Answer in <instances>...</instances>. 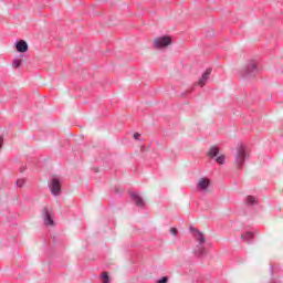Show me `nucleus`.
Returning a JSON list of instances; mask_svg holds the SVG:
<instances>
[{
	"instance_id": "f257e3e1",
	"label": "nucleus",
	"mask_w": 283,
	"mask_h": 283,
	"mask_svg": "<svg viewBox=\"0 0 283 283\" xmlns=\"http://www.w3.org/2000/svg\"><path fill=\"white\" fill-rule=\"evenodd\" d=\"M190 233H192L195 240L198 242V244L193 250V254L196 255V258H200V259L207 258V253H209V251L207 250V248L202 245L207 242V238L205 237V233H202L200 230H198L195 227H190Z\"/></svg>"
},
{
	"instance_id": "f03ea898",
	"label": "nucleus",
	"mask_w": 283,
	"mask_h": 283,
	"mask_svg": "<svg viewBox=\"0 0 283 283\" xmlns=\"http://www.w3.org/2000/svg\"><path fill=\"white\" fill-rule=\"evenodd\" d=\"M239 74L242 78H254L260 74V62L256 60L248 61L243 67L239 71Z\"/></svg>"
},
{
	"instance_id": "7ed1b4c3",
	"label": "nucleus",
	"mask_w": 283,
	"mask_h": 283,
	"mask_svg": "<svg viewBox=\"0 0 283 283\" xmlns=\"http://www.w3.org/2000/svg\"><path fill=\"white\" fill-rule=\"evenodd\" d=\"M234 160L239 169H242V167H244V163L247 160V148H244V145H242V143L238 144L237 146V154L234 155Z\"/></svg>"
},
{
	"instance_id": "20e7f679",
	"label": "nucleus",
	"mask_w": 283,
	"mask_h": 283,
	"mask_svg": "<svg viewBox=\"0 0 283 283\" xmlns=\"http://www.w3.org/2000/svg\"><path fill=\"white\" fill-rule=\"evenodd\" d=\"M171 43H172V40L170 35H161L155 39L154 45L157 50H163L165 48H169Z\"/></svg>"
},
{
	"instance_id": "39448f33",
	"label": "nucleus",
	"mask_w": 283,
	"mask_h": 283,
	"mask_svg": "<svg viewBox=\"0 0 283 283\" xmlns=\"http://www.w3.org/2000/svg\"><path fill=\"white\" fill-rule=\"evenodd\" d=\"M49 188L52 196H61V179L59 177H52L49 182Z\"/></svg>"
},
{
	"instance_id": "423d86ee",
	"label": "nucleus",
	"mask_w": 283,
	"mask_h": 283,
	"mask_svg": "<svg viewBox=\"0 0 283 283\" xmlns=\"http://www.w3.org/2000/svg\"><path fill=\"white\" fill-rule=\"evenodd\" d=\"M42 218L46 227H54V219L52 218V214L50 213V210H48V208L43 209Z\"/></svg>"
},
{
	"instance_id": "0eeeda50",
	"label": "nucleus",
	"mask_w": 283,
	"mask_h": 283,
	"mask_svg": "<svg viewBox=\"0 0 283 283\" xmlns=\"http://www.w3.org/2000/svg\"><path fill=\"white\" fill-rule=\"evenodd\" d=\"M130 198L133 202H135L136 207H139V209L145 208V200H143V197H140L138 193L132 192Z\"/></svg>"
},
{
	"instance_id": "6e6552de",
	"label": "nucleus",
	"mask_w": 283,
	"mask_h": 283,
	"mask_svg": "<svg viewBox=\"0 0 283 283\" xmlns=\"http://www.w3.org/2000/svg\"><path fill=\"white\" fill-rule=\"evenodd\" d=\"M15 49H17V52H20L21 54L28 52L29 50L28 42H25V40H17Z\"/></svg>"
},
{
	"instance_id": "1a4fd4ad",
	"label": "nucleus",
	"mask_w": 283,
	"mask_h": 283,
	"mask_svg": "<svg viewBox=\"0 0 283 283\" xmlns=\"http://www.w3.org/2000/svg\"><path fill=\"white\" fill-rule=\"evenodd\" d=\"M210 185L211 181L209 180V178H200L197 185V189H199L200 191H207Z\"/></svg>"
},
{
	"instance_id": "9d476101",
	"label": "nucleus",
	"mask_w": 283,
	"mask_h": 283,
	"mask_svg": "<svg viewBox=\"0 0 283 283\" xmlns=\"http://www.w3.org/2000/svg\"><path fill=\"white\" fill-rule=\"evenodd\" d=\"M209 76H211V69H207L205 71L198 82V85H200V87H205L206 83L209 81Z\"/></svg>"
},
{
	"instance_id": "9b49d317",
	"label": "nucleus",
	"mask_w": 283,
	"mask_h": 283,
	"mask_svg": "<svg viewBox=\"0 0 283 283\" xmlns=\"http://www.w3.org/2000/svg\"><path fill=\"white\" fill-rule=\"evenodd\" d=\"M259 202L260 200L255 196L250 195L245 197L247 207H255V205H258Z\"/></svg>"
},
{
	"instance_id": "f8f14e48",
	"label": "nucleus",
	"mask_w": 283,
	"mask_h": 283,
	"mask_svg": "<svg viewBox=\"0 0 283 283\" xmlns=\"http://www.w3.org/2000/svg\"><path fill=\"white\" fill-rule=\"evenodd\" d=\"M218 154H220V148H218V146L210 147V149L208 151L209 158H216L218 156Z\"/></svg>"
},
{
	"instance_id": "ddd939ff",
	"label": "nucleus",
	"mask_w": 283,
	"mask_h": 283,
	"mask_svg": "<svg viewBox=\"0 0 283 283\" xmlns=\"http://www.w3.org/2000/svg\"><path fill=\"white\" fill-rule=\"evenodd\" d=\"M242 240H244V242H248V244H251V240H253L254 234L253 232H245L243 234H241Z\"/></svg>"
},
{
	"instance_id": "4468645a",
	"label": "nucleus",
	"mask_w": 283,
	"mask_h": 283,
	"mask_svg": "<svg viewBox=\"0 0 283 283\" xmlns=\"http://www.w3.org/2000/svg\"><path fill=\"white\" fill-rule=\"evenodd\" d=\"M22 63L23 60L14 59L12 62V67H14V70H18V67H21Z\"/></svg>"
},
{
	"instance_id": "2eb2a0df",
	"label": "nucleus",
	"mask_w": 283,
	"mask_h": 283,
	"mask_svg": "<svg viewBox=\"0 0 283 283\" xmlns=\"http://www.w3.org/2000/svg\"><path fill=\"white\" fill-rule=\"evenodd\" d=\"M101 277H102V280H103L102 283H109V282H111V280H109V274H108L107 272H103V273L101 274Z\"/></svg>"
},
{
	"instance_id": "dca6fc26",
	"label": "nucleus",
	"mask_w": 283,
	"mask_h": 283,
	"mask_svg": "<svg viewBox=\"0 0 283 283\" xmlns=\"http://www.w3.org/2000/svg\"><path fill=\"white\" fill-rule=\"evenodd\" d=\"M224 159H226V156L224 155H221L219 157L216 158V163L218 165H222L224 163Z\"/></svg>"
},
{
	"instance_id": "f3484780",
	"label": "nucleus",
	"mask_w": 283,
	"mask_h": 283,
	"mask_svg": "<svg viewBox=\"0 0 283 283\" xmlns=\"http://www.w3.org/2000/svg\"><path fill=\"white\" fill-rule=\"evenodd\" d=\"M15 185L17 187H23V185H25V179H18Z\"/></svg>"
},
{
	"instance_id": "a211bd4d",
	"label": "nucleus",
	"mask_w": 283,
	"mask_h": 283,
	"mask_svg": "<svg viewBox=\"0 0 283 283\" xmlns=\"http://www.w3.org/2000/svg\"><path fill=\"white\" fill-rule=\"evenodd\" d=\"M169 277L168 276H163L161 279L157 280V283H168Z\"/></svg>"
},
{
	"instance_id": "6ab92c4d",
	"label": "nucleus",
	"mask_w": 283,
	"mask_h": 283,
	"mask_svg": "<svg viewBox=\"0 0 283 283\" xmlns=\"http://www.w3.org/2000/svg\"><path fill=\"white\" fill-rule=\"evenodd\" d=\"M169 232L171 235H178V229L177 228H170Z\"/></svg>"
},
{
	"instance_id": "aec40b11",
	"label": "nucleus",
	"mask_w": 283,
	"mask_h": 283,
	"mask_svg": "<svg viewBox=\"0 0 283 283\" xmlns=\"http://www.w3.org/2000/svg\"><path fill=\"white\" fill-rule=\"evenodd\" d=\"M191 92H193L192 88H191V90H188V91H186V92H182V93H181V96H186L187 94H191Z\"/></svg>"
},
{
	"instance_id": "412c9836",
	"label": "nucleus",
	"mask_w": 283,
	"mask_h": 283,
	"mask_svg": "<svg viewBox=\"0 0 283 283\" xmlns=\"http://www.w3.org/2000/svg\"><path fill=\"white\" fill-rule=\"evenodd\" d=\"M138 138H140V134H139V133H135V134H134V139H135V140H138Z\"/></svg>"
},
{
	"instance_id": "4be33fe9",
	"label": "nucleus",
	"mask_w": 283,
	"mask_h": 283,
	"mask_svg": "<svg viewBox=\"0 0 283 283\" xmlns=\"http://www.w3.org/2000/svg\"><path fill=\"white\" fill-rule=\"evenodd\" d=\"M25 169H27L25 166L20 167V169H19L20 174H23V171H25Z\"/></svg>"
},
{
	"instance_id": "5701e85b",
	"label": "nucleus",
	"mask_w": 283,
	"mask_h": 283,
	"mask_svg": "<svg viewBox=\"0 0 283 283\" xmlns=\"http://www.w3.org/2000/svg\"><path fill=\"white\" fill-rule=\"evenodd\" d=\"M3 147V137L0 136V149Z\"/></svg>"
},
{
	"instance_id": "b1692460",
	"label": "nucleus",
	"mask_w": 283,
	"mask_h": 283,
	"mask_svg": "<svg viewBox=\"0 0 283 283\" xmlns=\"http://www.w3.org/2000/svg\"><path fill=\"white\" fill-rule=\"evenodd\" d=\"M95 174H98V168H94Z\"/></svg>"
},
{
	"instance_id": "393cba45",
	"label": "nucleus",
	"mask_w": 283,
	"mask_h": 283,
	"mask_svg": "<svg viewBox=\"0 0 283 283\" xmlns=\"http://www.w3.org/2000/svg\"><path fill=\"white\" fill-rule=\"evenodd\" d=\"M271 271H273V266H271Z\"/></svg>"
}]
</instances>
